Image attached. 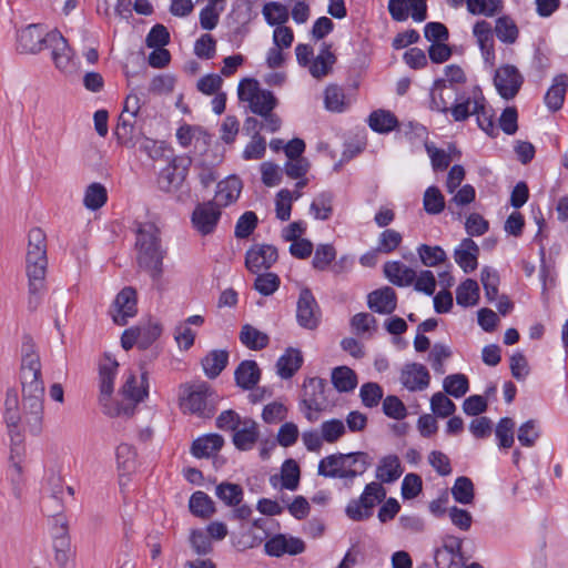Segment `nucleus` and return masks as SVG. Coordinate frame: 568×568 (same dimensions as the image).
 I'll use <instances>...</instances> for the list:
<instances>
[{"label":"nucleus","mask_w":568,"mask_h":568,"mask_svg":"<svg viewBox=\"0 0 568 568\" xmlns=\"http://www.w3.org/2000/svg\"><path fill=\"white\" fill-rule=\"evenodd\" d=\"M20 382L26 422L31 435L38 436L42 432L44 383L40 357L30 342L22 344Z\"/></svg>","instance_id":"f257e3e1"},{"label":"nucleus","mask_w":568,"mask_h":568,"mask_svg":"<svg viewBox=\"0 0 568 568\" xmlns=\"http://www.w3.org/2000/svg\"><path fill=\"white\" fill-rule=\"evenodd\" d=\"M47 235L42 229L33 227L28 234L26 255V271L29 282L28 308L31 312L39 307L47 291Z\"/></svg>","instance_id":"f03ea898"},{"label":"nucleus","mask_w":568,"mask_h":568,"mask_svg":"<svg viewBox=\"0 0 568 568\" xmlns=\"http://www.w3.org/2000/svg\"><path fill=\"white\" fill-rule=\"evenodd\" d=\"M136 261L154 284L163 276V260L166 252L162 248L159 229L153 223H141L136 229Z\"/></svg>","instance_id":"7ed1b4c3"},{"label":"nucleus","mask_w":568,"mask_h":568,"mask_svg":"<svg viewBox=\"0 0 568 568\" xmlns=\"http://www.w3.org/2000/svg\"><path fill=\"white\" fill-rule=\"evenodd\" d=\"M148 388L149 384L145 372L141 374V386H138L136 376L133 373H130L121 387V394L125 399H129L131 403H116L110 406V409H104V414L111 417L133 416L135 413L136 404L143 402L144 398L148 396Z\"/></svg>","instance_id":"20e7f679"},{"label":"nucleus","mask_w":568,"mask_h":568,"mask_svg":"<svg viewBox=\"0 0 568 568\" xmlns=\"http://www.w3.org/2000/svg\"><path fill=\"white\" fill-rule=\"evenodd\" d=\"M219 396L206 384L189 387L181 400V408L202 418H211L216 412Z\"/></svg>","instance_id":"39448f33"},{"label":"nucleus","mask_w":568,"mask_h":568,"mask_svg":"<svg viewBox=\"0 0 568 568\" xmlns=\"http://www.w3.org/2000/svg\"><path fill=\"white\" fill-rule=\"evenodd\" d=\"M386 497V490L381 483L367 484L358 499H352L346 508V516L354 521L366 520L373 515L375 505Z\"/></svg>","instance_id":"423d86ee"},{"label":"nucleus","mask_w":568,"mask_h":568,"mask_svg":"<svg viewBox=\"0 0 568 568\" xmlns=\"http://www.w3.org/2000/svg\"><path fill=\"white\" fill-rule=\"evenodd\" d=\"M192 159L187 155H176L171 159L158 175V186L165 193H174L182 189L189 174Z\"/></svg>","instance_id":"0eeeda50"},{"label":"nucleus","mask_w":568,"mask_h":568,"mask_svg":"<svg viewBox=\"0 0 568 568\" xmlns=\"http://www.w3.org/2000/svg\"><path fill=\"white\" fill-rule=\"evenodd\" d=\"M495 31H497V26L494 30L491 23L486 20L477 21L473 27V34L476 38L485 64L491 69V81L497 89V69H494L496 59Z\"/></svg>","instance_id":"6e6552de"},{"label":"nucleus","mask_w":568,"mask_h":568,"mask_svg":"<svg viewBox=\"0 0 568 568\" xmlns=\"http://www.w3.org/2000/svg\"><path fill=\"white\" fill-rule=\"evenodd\" d=\"M327 393H331V389L327 387L326 379L308 377L303 384V397L300 400V406L315 408L316 413L324 412L332 404Z\"/></svg>","instance_id":"1a4fd4ad"},{"label":"nucleus","mask_w":568,"mask_h":568,"mask_svg":"<svg viewBox=\"0 0 568 568\" xmlns=\"http://www.w3.org/2000/svg\"><path fill=\"white\" fill-rule=\"evenodd\" d=\"M47 41H49L47 49H51V57L57 69L63 73H73L77 69L74 52L62 33L52 30L48 32Z\"/></svg>","instance_id":"9d476101"},{"label":"nucleus","mask_w":568,"mask_h":568,"mask_svg":"<svg viewBox=\"0 0 568 568\" xmlns=\"http://www.w3.org/2000/svg\"><path fill=\"white\" fill-rule=\"evenodd\" d=\"M357 457L355 462L364 464L365 456L358 454L336 453L322 458L318 463L317 473L326 478L348 479L353 481L358 471L346 470L345 457Z\"/></svg>","instance_id":"9b49d317"},{"label":"nucleus","mask_w":568,"mask_h":568,"mask_svg":"<svg viewBox=\"0 0 568 568\" xmlns=\"http://www.w3.org/2000/svg\"><path fill=\"white\" fill-rule=\"evenodd\" d=\"M321 308L308 287L301 290L296 307V320L301 327L315 329L321 323Z\"/></svg>","instance_id":"f8f14e48"},{"label":"nucleus","mask_w":568,"mask_h":568,"mask_svg":"<svg viewBox=\"0 0 568 568\" xmlns=\"http://www.w3.org/2000/svg\"><path fill=\"white\" fill-rule=\"evenodd\" d=\"M220 206L214 201L200 203L192 212L193 227L203 236L212 234L221 219Z\"/></svg>","instance_id":"ddd939ff"},{"label":"nucleus","mask_w":568,"mask_h":568,"mask_svg":"<svg viewBox=\"0 0 568 568\" xmlns=\"http://www.w3.org/2000/svg\"><path fill=\"white\" fill-rule=\"evenodd\" d=\"M136 312V291L131 286H126L115 296L110 314L116 325L124 326L128 324L129 318L135 316Z\"/></svg>","instance_id":"4468645a"},{"label":"nucleus","mask_w":568,"mask_h":568,"mask_svg":"<svg viewBox=\"0 0 568 568\" xmlns=\"http://www.w3.org/2000/svg\"><path fill=\"white\" fill-rule=\"evenodd\" d=\"M277 248L271 244H254L245 253V266L254 274L268 270L277 261Z\"/></svg>","instance_id":"2eb2a0df"},{"label":"nucleus","mask_w":568,"mask_h":568,"mask_svg":"<svg viewBox=\"0 0 568 568\" xmlns=\"http://www.w3.org/2000/svg\"><path fill=\"white\" fill-rule=\"evenodd\" d=\"M119 363L115 358H112L109 355H105L104 362L99 366V377H100V404L104 409H110L111 396L114 390V379L118 374Z\"/></svg>","instance_id":"dca6fc26"},{"label":"nucleus","mask_w":568,"mask_h":568,"mask_svg":"<svg viewBox=\"0 0 568 568\" xmlns=\"http://www.w3.org/2000/svg\"><path fill=\"white\" fill-rule=\"evenodd\" d=\"M48 32L41 24H29L18 33V47L23 53H38L49 45Z\"/></svg>","instance_id":"f3484780"},{"label":"nucleus","mask_w":568,"mask_h":568,"mask_svg":"<svg viewBox=\"0 0 568 568\" xmlns=\"http://www.w3.org/2000/svg\"><path fill=\"white\" fill-rule=\"evenodd\" d=\"M524 75L513 64L499 67V97L505 100H513L524 84Z\"/></svg>","instance_id":"a211bd4d"},{"label":"nucleus","mask_w":568,"mask_h":568,"mask_svg":"<svg viewBox=\"0 0 568 568\" xmlns=\"http://www.w3.org/2000/svg\"><path fill=\"white\" fill-rule=\"evenodd\" d=\"M400 382L410 392L423 390L429 386L430 375L423 364L409 363L400 372Z\"/></svg>","instance_id":"6ab92c4d"},{"label":"nucleus","mask_w":568,"mask_h":568,"mask_svg":"<svg viewBox=\"0 0 568 568\" xmlns=\"http://www.w3.org/2000/svg\"><path fill=\"white\" fill-rule=\"evenodd\" d=\"M368 307L378 314H392L397 307V294L390 286H383L367 295Z\"/></svg>","instance_id":"aec40b11"},{"label":"nucleus","mask_w":568,"mask_h":568,"mask_svg":"<svg viewBox=\"0 0 568 568\" xmlns=\"http://www.w3.org/2000/svg\"><path fill=\"white\" fill-rule=\"evenodd\" d=\"M261 369L253 359L242 361L234 371V381L243 390H252L261 379Z\"/></svg>","instance_id":"412c9836"},{"label":"nucleus","mask_w":568,"mask_h":568,"mask_svg":"<svg viewBox=\"0 0 568 568\" xmlns=\"http://www.w3.org/2000/svg\"><path fill=\"white\" fill-rule=\"evenodd\" d=\"M478 254V245L470 237H466L455 248L454 258L465 273H471L477 268Z\"/></svg>","instance_id":"4be33fe9"},{"label":"nucleus","mask_w":568,"mask_h":568,"mask_svg":"<svg viewBox=\"0 0 568 568\" xmlns=\"http://www.w3.org/2000/svg\"><path fill=\"white\" fill-rule=\"evenodd\" d=\"M224 446V438L216 433L205 434L192 442L191 454L195 458H210Z\"/></svg>","instance_id":"5701e85b"},{"label":"nucleus","mask_w":568,"mask_h":568,"mask_svg":"<svg viewBox=\"0 0 568 568\" xmlns=\"http://www.w3.org/2000/svg\"><path fill=\"white\" fill-rule=\"evenodd\" d=\"M567 90L568 75L566 73L556 75L544 97V101L550 112H557L562 108Z\"/></svg>","instance_id":"b1692460"},{"label":"nucleus","mask_w":568,"mask_h":568,"mask_svg":"<svg viewBox=\"0 0 568 568\" xmlns=\"http://www.w3.org/2000/svg\"><path fill=\"white\" fill-rule=\"evenodd\" d=\"M242 428L233 432L232 442L236 449L246 452L253 448L258 439V426L255 420L247 418L241 424Z\"/></svg>","instance_id":"393cba45"},{"label":"nucleus","mask_w":568,"mask_h":568,"mask_svg":"<svg viewBox=\"0 0 568 568\" xmlns=\"http://www.w3.org/2000/svg\"><path fill=\"white\" fill-rule=\"evenodd\" d=\"M242 187V181L237 176H229L227 179L217 183V190L214 202L219 206H227L236 202L241 194Z\"/></svg>","instance_id":"a878e982"},{"label":"nucleus","mask_w":568,"mask_h":568,"mask_svg":"<svg viewBox=\"0 0 568 568\" xmlns=\"http://www.w3.org/2000/svg\"><path fill=\"white\" fill-rule=\"evenodd\" d=\"M384 274L392 284L399 287L410 285L416 278V272L399 261L386 262Z\"/></svg>","instance_id":"bb28decb"},{"label":"nucleus","mask_w":568,"mask_h":568,"mask_svg":"<svg viewBox=\"0 0 568 568\" xmlns=\"http://www.w3.org/2000/svg\"><path fill=\"white\" fill-rule=\"evenodd\" d=\"M277 105V99L273 93L265 94V103L263 106L252 108V112L257 114L264 119V123H262V128L267 130L268 132H277L281 129L282 120L280 116L272 111Z\"/></svg>","instance_id":"cd10ccee"},{"label":"nucleus","mask_w":568,"mask_h":568,"mask_svg":"<svg viewBox=\"0 0 568 568\" xmlns=\"http://www.w3.org/2000/svg\"><path fill=\"white\" fill-rule=\"evenodd\" d=\"M230 354L226 349H213L201 361L204 374L207 378L214 379L223 372L229 364Z\"/></svg>","instance_id":"c85d7f7f"},{"label":"nucleus","mask_w":568,"mask_h":568,"mask_svg":"<svg viewBox=\"0 0 568 568\" xmlns=\"http://www.w3.org/2000/svg\"><path fill=\"white\" fill-rule=\"evenodd\" d=\"M404 473L400 460L397 455L384 456L376 468V478L381 483L392 484L396 481Z\"/></svg>","instance_id":"c756f323"},{"label":"nucleus","mask_w":568,"mask_h":568,"mask_svg":"<svg viewBox=\"0 0 568 568\" xmlns=\"http://www.w3.org/2000/svg\"><path fill=\"white\" fill-rule=\"evenodd\" d=\"M302 364L303 356L301 351L290 347L276 362L277 374L282 378L288 379L294 376V374L301 368Z\"/></svg>","instance_id":"7c9ffc66"},{"label":"nucleus","mask_w":568,"mask_h":568,"mask_svg":"<svg viewBox=\"0 0 568 568\" xmlns=\"http://www.w3.org/2000/svg\"><path fill=\"white\" fill-rule=\"evenodd\" d=\"M134 119L135 118H129L121 113L114 130V135L118 142L126 148H134L138 141Z\"/></svg>","instance_id":"2f4dec72"},{"label":"nucleus","mask_w":568,"mask_h":568,"mask_svg":"<svg viewBox=\"0 0 568 568\" xmlns=\"http://www.w3.org/2000/svg\"><path fill=\"white\" fill-rule=\"evenodd\" d=\"M240 342L251 351H262L270 344V337L250 324H244L239 335Z\"/></svg>","instance_id":"473e14b6"},{"label":"nucleus","mask_w":568,"mask_h":568,"mask_svg":"<svg viewBox=\"0 0 568 568\" xmlns=\"http://www.w3.org/2000/svg\"><path fill=\"white\" fill-rule=\"evenodd\" d=\"M331 379L333 386L339 393H349L357 386V375L347 366H337L333 368Z\"/></svg>","instance_id":"72a5a7b5"},{"label":"nucleus","mask_w":568,"mask_h":568,"mask_svg":"<svg viewBox=\"0 0 568 568\" xmlns=\"http://www.w3.org/2000/svg\"><path fill=\"white\" fill-rule=\"evenodd\" d=\"M474 95H467L462 91H454V101L452 102L448 112L456 122L465 121L469 115L474 114Z\"/></svg>","instance_id":"f704fd0d"},{"label":"nucleus","mask_w":568,"mask_h":568,"mask_svg":"<svg viewBox=\"0 0 568 568\" xmlns=\"http://www.w3.org/2000/svg\"><path fill=\"white\" fill-rule=\"evenodd\" d=\"M368 125L377 133H388L398 125V120L390 111L376 110L369 114Z\"/></svg>","instance_id":"c9c22d12"},{"label":"nucleus","mask_w":568,"mask_h":568,"mask_svg":"<svg viewBox=\"0 0 568 568\" xmlns=\"http://www.w3.org/2000/svg\"><path fill=\"white\" fill-rule=\"evenodd\" d=\"M190 511L200 518H210L215 513V506L211 497L204 491H195L189 501Z\"/></svg>","instance_id":"e433bc0d"},{"label":"nucleus","mask_w":568,"mask_h":568,"mask_svg":"<svg viewBox=\"0 0 568 568\" xmlns=\"http://www.w3.org/2000/svg\"><path fill=\"white\" fill-rule=\"evenodd\" d=\"M334 194L331 191L321 192L311 203L310 211L314 219L327 221L333 215Z\"/></svg>","instance_id":"4c0bfd02"},{"label":"nucleus","mask_w":568,"mask_h":568,"mask_svg":"<svg viewBox=\"0 0 568 568\" xmlns=\"http://www.w3.org/2000/svg\"><path fill=\"white\" fill-rule=\"evenodd\" d=\"M215 495L226 506L235 507L243 500V488L239 484L223 481L216 486Z\"/></svg>","instance_id":"58836bf2"},{"label":"nucleus","mask_w":568,"mask_h":568,"mask_svg":"<svg viewBox=\"0 0 568 568\" xmlns=\"http://www.w3.org/2000/svg\"><path fill=\"white\" fill-rule=\"evenodd\" d=\"M479 297V287L476 281L466 278L456 290V302L458 305L468 307L477 303Z\"/></svg>","instance_id":"ea45409f"},{"label":"nucleus","mask_w":568,"mask_h":568,"mask_svg":"<svg viewBox=\"0 0 568 568\" xmlns=\"http://www.w3.org/2000/svg\"><path fill=\"white\" fill-rule=\"evenodd\" d=\"M108 201V192L104 185L94 182L91 183L84 193L83 204L92 211L99 210Z\"/></svg>","instance_id":"a19ab883"},{"label":"nucleus","mask_w":568,"mask_h":568,"mask_svg":"<svg viewBox=\"0 0 568 568\" xmlns=\"http://www.w3.org/2000/svg\"><path fill=\"white\" fill-rule=\"evenodd\" d=\"M301 469L296 460L288 458L281 467L282 487L287 490H296L300 485Z\"/></svg>","instance_id":"79ce46f5"},{"label":"nucleus","mask_w":568,"mask_h":568,"mask_svg":"<svg viewBox=\"0 0 568 568\" xmlns=\"http://www.w3.org/2000/svg\"><path fill=\"white\" fill-rule=\"evenodd\" d=\"M452 495L453 498L459 504H471L475 497L474 484L471 479L466 476L457 477L454 486L452 487Z\"/></svg>","instance_id":"37998d69"},{"label":"nucleus","mask_w":568,"mask_h":568,"mask_svg":"<svg viewBox=\"0 0 568 568\" xmlns=\"http://www.w3.org/2000/svg\"><path fill=\"white\" fill-rule=\"evenodd\" d=\"M454 91H459L458 89H447V88H435V83L433 84L430 92V108L442 113H448L449 106L454 101Z\"/></svg>","instance_id":"c03bdc74"},{"label":"nucleus","mask_w":568,"mask_h":568,"mask_svg":"<svg viewBox=\"0 0 568 568\" xmlns=\"http://www.w3.org/2000/svg\"><path fill=\"white\" fill-rule=\"evenodd\" d=\"M477 92L479 94H481V91L479 90V88H474L473 112L477 116V123H478L479 128L483 131H485L487 134H489L490 136H495V133H494L495 126H494L493 115H487V113L485 111V105L483 103L484 98H481V100H480L477 95Z\"/></svg>","instance_id":"a18cd8bd"},{"label":"nucleus","mask_w":568,"mask_h":568,"mask_svg":"<svg viewBox=\"0 0 568 568\" xmlns=\"http://www.w3.org/2000/svg\"><path fill=\"white\" fill-rule=\"evenodd\" d=\"M325 108L331 112H343L347 108L343 89L337 84H329L324 94Z\"/></svg>","instance_id":"49530a36"},{"label":"nucleus","mask_w":568,"mask_h":568,"mask_svg":"<svg viewBox=\"0 0 568 568\" xmlns=\"http://www.w3.org/2000/svg\"><path fill=\"white\" fill-rule=\"evenodd\" d=\"M336 258V250L332 244H318L315 248L312 266L316 271H326Z\"/></svg>","instance_id":"de8ad7c7"},{"label":"nucleus","mask_w":568,"mask_h":568,"mask_svg":"<svg viewBox=\"0 0 568 568\" xmlns=\"http://www.w3.org/2000/svg\"><path fill=\"white\" fill-rule=\"evenodd\" d=\"M262 93L258 87V81L252 78H245L239 83L237 95L241 101L250 102V109L261 106L257 101V95Z\"/></svg>","instance_id":"09e8293b"},{"label":"nucleus","mask_w":568,"mask_h":568,"mask_svg":"<svg viewBox=\"0 0 568 568\" xmlns=\"http://www.w3.org/2000/svg\"><path fill=\"white\" fill-rule=\"evenodd\" d=\"M443 387L448 395L459 398L468 392L469 382L464 374H452L445 377Z\"/></svg>","instance_id":"8fccbe9b"},{"label":"nucleus","mask_w":568,"mask_h":568,"mask_svg":"<svg viewBox=\"0 0 568 568\" xmlns=\"http://www.w3.org/2000/svg\"><path fill=\"white\" fill-rule=\"evenodd\" d=\"M263 16L270 26H282L287 22L290 12L286 6L280 2H268L263 7Z\"/></svg>","instance_id":"3c124183"},{"label":"nucleus","mask_w":568,"mask_h":568,"mask_svg":"<svg viewBox=\"0 0 568 568\" xmlns=\"http://www.w3.org/2000/svg\"><path fill=\"white\" fill-rule=\"evenodd\" d=\"M424 210L432 215L442 213L445 209V197L437 186H429L424 193Z\"/></svg>","instance_id":"603ef678"},{"label":"nucleus","mask_w":568,"mask_h":568,"mask_svg":"<svg viewBox=\"0 0 568 568\" xmlns=\"http://www.w3.org/2000/svg\"><path fill=\"white\" fill-rule=\"evenodd\" d=\"M418 256L425 266H436L446 261L447 256L445 251L438 246L420 244L417 247Z\"/></svg>","instance_id":"864d4df0"},{"label":"nucleus","mask_w":568,"mask_h":568,"mask_svg":"<svg viewBox=\"0 0 568 568\" xmlns=\"http://www.w3.org/2000/svg\"><path fill=\"white\" fill-rule=\"evenodd\" d=\"M444 79L435 80V88L457 89L458 84L466 82L464 70L457 64H449L445 68Z\"/></svg>","instance_id":"5fc2aeb1"},{"label":"nucleus","mask_w":568,"mask_h":568,"mask_svg":"<svg viewBox=\"0 0 568 568\" xmlns=\"http://www.w3.org/2000/svg\"><path fill=\"white\" fill-rule=\"evenodd\" d=\"M281 285V278L275 273H262L257 274L254 281V288L263 296H270L278 290Z\"/></svg>","instance_id":"6e6d98bb"},{"label":"nucleus","mask_w":568,"mask_h":568,"mask_svg":"<svg viewBox=\"0 0 568 568\" xmlns=\"http://www.w3.org/2000/svg\"><path fill=\"white\" fill-rule=\"evenodd\" d=\"M257 215L253 211L244 212L235 224L234 235L236 239H247L256 229Z\"/></svg>","instance_id":"4d7b16f0"},{"label":"nucleus","mask_w":568,"mask_h":568,"mask_svg":"<svg viewBox=\"0 0 568 568\" xmlns=\"http://www.w3.org/2000/svg\"><path fill=\"white\" fill-rule=\"evenodd\" d=\"M359 397L365 407H376L383 398V388L377 383H365L361 386Z\"/></svg>","instance_id":"13d9d810"},{"label":"nucleus","mask_w":568,"mask_h":568,"mask_svg":"<svg viewBox=\"0 0 568 568\" xmlns=\"http://www.w3.org/2000/svg\"><path fill=\"white\" fill-rule=\"evenodd\" d=\"M430 408L436 416L445 418L455 413L456 405L446 395L437 392L430 398Z\"/></svg>","instance_id":"bf43d9fd"},{"label":"nucleus","mask_w":568,"mask_h":568,"mask_svg":"<svg viewBox=\"0 0 568 568\" xmlns=\"http://www.w3.org/2000/svg\"><path fill=\"white\" fill-rule=\"evenodd\" d=\"M345 433L346 428L344 423L337 418L325 420L321 425L322 438L329 444L337 442Z\"/></svg>","instance_id":"052dcab7"},{"label":"nucleus","mask_w":568,"mask_h":568,"mask_svg":"<svg viewBox=\"0 0 568 568\" xmlns=\"http://www.w3.org/2000/svg\"><path fill=\"white\" fill-rule=\"evenodd\" d=\"M518 440L521 446L532 447L537 439L540 437V429L538 422L529 419L518 428Z\"/></svg>","instance_id":"680f3d73"},{"label":"nucleus","mask_w":568,"mask_h":568,"mask_svg":"<svg viewBox=\"0 0 568 568\" xmlns=\"http://www.w3.org/2000/svg\"><path fill=\"white\" fill-rule=\"evenodd\" d=\"M383 413L393 419L402 420L407 416V408L395 395H388L383 400Z\"/></svg>","instance_id":"e2e57ef3"},{"label":"nucleus","mask_w":568,"mask_h":568,"mask_svg":"<svg viewBox=\"0 0 568 568\" xmlns=\"http://www.w3.org/2000/svg\"><path fill=\"white\" fill-rule=\"evenodd\" d=\"M293 193L287 189H282L276 194L275 211L276 217L281 221H287L292 212Z\"/></svg>","instance_id":"0e129e2a"},{"label":"nucleus","mask_w":568,"mask_h":568,"mask_svg":"<svg viewBox=\"0 0 568 568\" xmlns=\"http://www.w3.org/2000/svg\"><path fill=\"white\" fill-rule=\"evenodd\" d=\"M190 544L194 552L199 556L209 555L213 550L211 538L201 529H193L191 531Z\"/></svg>","instance_id":"69168bd1"},{"label":"nucleus","mask_w":568,"mask_h":568,"mask_svg":"<svg viewBox=\"0 0 568 568\" xmlns=\"http://www.w3.org/2000/svg\"><path fill=\"white\" fill-rule=\"evenodd\" d=\"M216 52V41L210 33L202 34L194 43V53L200 59H212Z\"/></svg>","instance_id":"338daca9"},{"label":"nucleus","mask_w":568,"mask_h":568,"mask_svg":"<svg viewBox=\"0 0 568 568\" xmlns=\"http://www.w3.org/2000/svg\"><path fill=\"white\" fill-rule=\"evenodd\" d=\"M170 42V32L168 28L161 23L154 24L145 38L148 48L165 47Z\"/></svg>","instance_id":"774afa93"}]
</instances>
